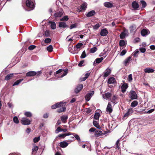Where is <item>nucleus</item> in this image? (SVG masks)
Segmentation results:
<instances>
[{"label": "nucleus", "mask_w": 155, "mask_h": 155, "mask_svg": "<svg viewBox=\"0 0 155 155\" xmlns=\"http://www.w3.org/2000/svg\"><path fill=\"white\" fill-rule=\"evenodd\" d=\"M104 5L105 7L107 8H111L114 6L113 4L109 2H104Z\"/></svg>", "instance_id": "15"}, {"label": "nucleus", "mask_w": 155, "mask_h": 155, "mask_svg": "<svg viewBox=\"0 0 155 155\" xmlns=\"http://www.w3.org/2000/svg\"><path fill=\"white\" fill-rule=\"evenodd\" d=\"M140 3L142 5V8H144L146 7L147 5V3L145 1L142 0L140 1Z\"/></svg>", "instance_id": "39"}, {"label": "nucleus", "mask_w": 155, "mask_h": 155, "mask_svg": "<svg viewBox=\"0 0 155 155\" xmlns=\"http://www.w3.org/2000/svg\"><path fill=\"white\" fill-rule=\"evenodd\" d=\"M106 111L109 113H111L112 111V109L111 103L110 102L108 103L106 108Z\"/></svg>", "instance_id": "18"}, {"label": "nucleus", "mask_w": 155, "mask_h": 155, "mask_svg": "<svg viewBox=\"0 0 155 155\" xmlns=\"http://www.w3.org/2000/svg\"><path fill=\"white\" fill-rule=\"evenodd\" d=\"M67 70L60 69L54 73V75L56 77H57L56 79L58 80L66 75L67 74Z\"/></svg>", "instance_id": "1"}, {"label": "nucleus", "mask_w": 155, "mask_h": 155, "mask_svg": "<svg viewBox=\"0 0 155 155\" xmlns=\"http://www.w3.org/2000/svg\"><path fill=\"white\" fill-rule=\"evenodd\" d=\"M108 31L106 28H104L102 29L100 33V34L101 36H105L108 34Z\"/></svg>", "instance_id": "16"}, {"label": "nucleus", "mask_w": 155, "mask_h": 155, "mask_svg": "<svg viewBox=\"0 0 155 155\" xmlns=\"http://www.w3.org/2000/svg\"><path fill=\"white\" fill-rule=\"evenodd\" d=\"M138 104V102L137 101H134L131 103V106L133 107H134L137 106Z\"/></svg>", "instance_id": "41"}, {"label": "nucleus", "mask_w": 155, "mask_h": 155, "mask_svg": "<svg viewBox=\"0 0 155 155\" xmlns=\"http://www.w3.org/2000/svg\"><path fill=\"white\" fill-rule=\"evenodd\" d=\"M26 7L28 9L27 10L28 11L32 10L34 8V3L30 0H26Z\"/></svg>", "instance_id": "2"}, {"label": "nucleus", "mask_w": 155, "mask_h": 155, "mask_svg": "<svg viewBox=\"0 0 155 155\" xmlns=\"http://www.w3.org/2000/svg\"><path fill=\"white\" fill-rule=\"evenodd\" d=\"M35 47V46L34 45H31L29 47L28 49L29 50H32L34 49Z\"/></svg>", "instance_id": "59"}, {"label": "nucleus", "mask_w": 155, "mask_h": 155, "mask_svg": "<svg viewBox=\"0 0 155 155\" xmlns=\"http://www.w3.org/2000/svg\"><path fill=\"white\" fill-rule=\"evenodd\" d=\"M13 120L14 122L16 124H18L19 123L18 119L16 116H15L13 117Z\"/></svg>", "instance_id": "50"}, {"label": "nucleus", "mask_w": 155, "mask_h": 155, "mask_svg": "<svg viewBox=\"0 0 155 155\" xmlns=\"http://www.w3.org/2000/svg\"><path fill=\"white\" fill-rule=\"evenodd\" d=\"M94 94V91H92L87 93L85 97V99L87 102L89 101Z\"/></svg>", "instance_id": "4"}, {"label": "nucleus", "mask_w": 155, "mask_h": 155, "mask_svg": "<svg viewBox=\"0 0 155 155\" xmlns=\"http://www.w3.org/2000/svg\"><path fill=\"white\" fill-rule=\"evenodd\" d=\"M111 70L109 68H107L105 70L104 73V76L106 77L108 76L111 72Z\"/></svg>", "instance_id": "17"}, {"label": "nucleus", "mask_w": 155, "mask_h": 155, "mask_svg": "<svg viewBox=\"0 0 155 155\" xmlns=\"http://www.w3.org/2000/svg\"><path fill=\"white\" fill-rule=\"evenodd\" d=\"M96 130V129L94 127H91V128L89 130V131L90 132H94Z\"/></svg>", "instance_id": "63"}, {"label": "nucleus", "mask_w": 155, "mask_h": 155, "mask_svg": "<svg viewBox=\"0 0 155 155\" xmlns=\"http://www.w3.org/2000/svg\"><path fill=\"white\" fill-rule=\"evenodd\" d=\"M132 7L135 9H137L139 7L138 3L136 1L133 2L132 4Z\"/></svg>", "instance_id": "30"}, {"label": "nucleus", "mask_w": 155, "mask_h": 155, "mask_svg": "<svg viewBox=\"0 0 155 155\" xmlns=\"http://www.w3.org/2000/svg\"><path fill=\"white\" fill-rule=\"evenodd\" d=\"M47 50L49 52H51L53 50V48L52 45H50L48 46L47 48Z\"/></svg>", "instance_id": "46"}, {"label": "nucleus", "mask_w": 155, "mask_h": 155, "mask_svg": "<svg viewBox=\"0 0 155 155\" xmlns=\"http://www.w3.org/2000/svg\"><path fill=\"white\" fill-rule=\"evenodd\" d=\"M132 74H130L128 76V81L129 82H131L132 81Z\"/></svg>", "instance_id": "57"}, {"label": "nucleus", "mask_w": 155, "mask_h": 155, "mask_svg": "<svg viewBox=\"0 0 155 155\" xmlns=\"http://www.w3.org/2000/svg\"><path fill=\"white\" fill-rule=\"evenodd\" d=\"M38 149V147L37 146H34L32 149V154L35 153Z\"/></svg>", "instance_id": "37"}, {"label": "nucleus", "mask_w": 155, "mask_h": 155, "mask_svg": "<svg viewBox=\"0 0 155 155\" xmlns=\"http://www.w3.org/2000/svg\"><path fill=\"white\" fill-rule=\"evenodd\" d=\"M83 87V85L82 84H79L77 85L74 89L75 93L77 94L79 92Z\"/></svg>", "instance_id": "8"}, {"label": "nucleus", "mask_w": 155, "mask_h": 155, "mask_svg": "<svg viewBox=\"0 0 155 155\" xmlns=\"http://www.w3.org/2000/svg\"><path fill=\"white\" fill-rule=\"evenodd\" d=\"M131 59V57L129 56L125 59L124 61V64L125 66L127 65L130 63Z\"/></svg>", "instance_id": "26"}, {"label": "nucleus", "mask_w": 155, "mask_h": 155, "mask_svg": "<svg viewBox=\"0 0 155 155\" xmlns=\"http://www.w3.org/2000/svg\"><path fill=\"white\" fill-rule=\"evenodd\" d=\"M49 35V31L47 30L45 31V33L44 34V35L46 37H48Z\"/></svg>", "instance_id": "61"}, {"label": "nucleus", "mask_w": 155, "mask_h": 155, "mask_svg": "<svg viewBox=\"0 0 155 155\" xmlns=\"http://www.w3.org/2000/svg\"><path fill=\"white\" fill-rule=\"evenodd\" d=\"M128 87V85L127 84L125 83L122 84L121 86V89L122 92L123 93L124 92Z\"/></svg>", "instance_id": "20"}, {"label": "nucleus", "mask_w": 155, "mask_h": 155, "mask_svg": "<svg viewBox=\"0 0 155 155\" xmlns=\"http://www.w3.org/2000/svg\"><path fill=\"white\" fill-rule=\"evenodd\" d=\"M68 145V143L65 141L61 142L60 143V146L62 148H65Z\"/></svg>", "instance_id": "32"}, {"label": "nucleus", "mask_w": 155, "mask_h": 155, "mask_svg": "<svg viewBox=\"0 0 155 155\" xmlns=\"http://www.w3.org/2000/svg\"><path fill=\"white\" fill-rule=\"evenodd\" d=\"M74 134H71V133L68 132V138L70 139H68V142L74 140Z\"/></svg>", "instance_id": "19"}, {"label": "nucleus", "mask_w": 155, "mask_h": 155, "mask_svg": "<svg viewBox=\"0 0 155 155\" xmlns=\"http://www.w3.org/2000/svg\"><path fill=\"white\" fill-rule=\"evenodd\" d=\"M106 56H107L106 53L105 52H102L99 55L100 57L103 56L104 57V58H105L106 57Z\"/></svg>", "instance_id": "53"}, {"label": "nucleus", "mask_w": 155, "mask_h": 155, "mask_svg": "<svg viewBox=\"0 0 155 155\" xmlns=\"http://www.w3.org/2000/svg\"><path fill=\"white\" fill-rule=\"evenodd\" d=\"M144 71L146 73H153L154 71V70L152 68H147L144 69Z\"/></svg>", "instance_id": "23"}, {"label": "nucleus", "mask_w": 155, "mask_h": 155, "mask_svg": "<svg viewBox=\"0 0 155 155\" xmlns=\"http://www.w3.org/2000/svg\"><path fill=\"white\" fill-rule=\"evenodd\" d=\"M60 20L61 21H64V22L68 20V16H65L61 18L60 19Z\"/></svg>", "instance_id": "47"}, {"label": "nucleus", "mask_w": 155, "mask_h": 155, "mask_svg": "<svg viewBox=\"0 0 155 155\" xmlns=\"http://www.w3.org/2000/svg\"><path fill=\"white\" fill-rule=\"evenodd\" d=\"M115 82V79L114 77L110 78L108 80V83L110 84H114Z\"/></svg>", "instance_id": "22"}, {"label": "nucleus", "mask_w": 155, "mask_h": 155, "mask_svg": "<svg viewBox=\"0 0 155 155\" xmlns=\"http://www.w3.org/2000/svg\"><path fill=\"white\" fill-rule=\"evenodd\" d=\"M117 97L115 95H114L113 97L112 98V100L111 101L112 102L116 104L114 101L117 99Z\"/></svg>", "instance_id": "55"}, {"label": "nucleus", "mask_w": 155, "mask_h": 155, "mask_svg": "<svg viewBox=\"0 0 155 155\" xmlns=\"http://www.w3.org/2000/svg\"><path fill=\"white\" fill-rule=\"evenodd\" d=\"M97 47H94L91 49L90 52L91 53H94L97 51Z\"/></svg>", "instance_id": "36"}, {"label": "nucleus", "mask_w": 155, "mask_h": 155, "mask_svg": "<svg viewBox=\"0 0 155 155\" xmlns=\"http://www.w3.org/2000/svg\"><path fill=\"white\" fill-rule=\"evenodd\" d=\"M58 26L60 28H65L67 26L66 23L64 22H59Z\"/></svg>", "instance_id": "24"}, {"label": "nucleus", "mask_w": 155, "mask_h": 155, "mask_svg": "<svg viewBox=\"0 0 155 155\" xmlns=\"http://www.w3.org/2000/svg\"><path fill=\"white\" fill-rule=\"evenodd\" d=\"M93 124L94 126L96 127L97 128H100V126L98 124V123L97 121H93Z\"/></svg>", "instance_id": "48"}, {"label": "nucleus", "mask_w": 155, "mask_h": 155, "mask_svg": "<svg viewBox=\"0 0 155 155\" xmlns=\"http://www.w3.org/2000/svg\"><path fill=\"white\" fill-rule=\"evenodd\" d=\"M63 103L64 104H65V103H64L63 101L56 103L54 105L51 106V108L52 109H55L59 107L60 106H61V104H63Z\"/></svg>", "instance_id": "13"}, {"label": "nucleus", "mask_w": 155, "mask_h": 155, "mask_svg": "<svg viewBox=\"0 0 155 155\" xmlns=\"http://www.w3.org/2000/svg\"><path fill=\"white\" fill-rule=\"evenodd\" d=\"M76 139L78 141V142L80 143V142H81V139H80V138L79 137V136L76 134H74V140H75V139Z\"/></svg>", "instance_id": "38"}, {"label": "nucleus", "mask_w": 155, "mask_h": 155, "mask_svg": "<svg viewBox=\"0 0 155 155\" xmlns=\"http://www.w3.org/2000/svg\"><path fill=\"white\" fill-rule=\"evenodd\" d=\"M67 135H68V134H60L58 135V137H59L64 138Z\"/></svg>", "instance_id": "51"}, {"label": "nucleus", "mask_w": 155, "mask_h": 155, "mask_svg": "<svg viewBox=\"0 0 155 155\" xmlns=\"http://www.w3.org/2000/svg\"><path fill=\"white\" fill-rule=\"evenodd\" d=\"M23 79H21L17 81L13 84V86L17 85L20 84L23 80Z\"/></svg>", "instance_id": "40"}, {"label": "nucleus", "mask_w": 155, "mask_h": 155, "mask_svg": "<svg viewBox=\"0 0 155 155\" xmlns=\"http://www.w3.org/2000/svg\"><path fill=\"white\" fill-rule=\"evenodd\" d=\"M61 118L62 121L64 123H65L67 121L68 116L67 115L62 116H61Z\"/></svg>", "instance_id": "33"}, {"label": "nucleus", "mask_w": 155, "mask_h": 155, "mask_svg": "<svg viewBox=\"0 0 155 155\" xmlns=\"http://www.w3.org/2000/svg\"><path fill=\"white\" fill-rule=\"evenodd\" d=\"M84 62V61L82 60L80 61V62L78 64V65L79 66L81 67L83 66V64Z\"/></svg>", "instance_id": "64"}, {"label": "nucleus", "mask_w": 155, "mask_h": 155, "mask_svg": "<svg viewBox=\"0 0 155 155\" xmlns=\"http://www.w3.org/2000/svg\"><path fill=\"white\" fill-rule=\"evenodd\" d=\"M125 42L123 40H120L119 43V45L120 46H124L125 45Z\"/></svg>", "instance_id": "42"}, {"label": "nucleus", "mask_w": 155, "mask_h": 155, "mask_svg": "<svg viewBox=\"0 0 155 155\" xmlns=\"http://www.w3.org/2000/svg\"><path fill=\"white\" fill-rule=\"evenodd\" d=\"M104 59V58L103 57L100 58H96L94 62L93 63V64L94 65L95 64V63L99 64L101 63Z\"/></svg>", "instance_id": "21"}, {"label": "nucleus", "mask_w": 155, "mask_h": 155, "mask_svg": "<svg viewBox=\"0 0 155 155\" xmlns=\"http://www.w3.org/2000/svg\"><path fill=\"white\" fill-rule=\"evenodd\" d=\"M63 12L62 10L60 9L59 11L54 14V16L55 18L60 17L63 15Z\"/></svg>", "instance_id": "12"}, {"label": "nucleus", "mask_w": 155, "mask_h": 155, "mask_svg": "<svg viewBox=\"0 0 155 155\" xmlns=\"http://www.w3.org/2000/svg\"><path fill=\"white\" fill-rule=\"evenodd\" d=\"M14 74L16 75V74H10L7 75L5 77V80L8 81L9 80L11 79L14 76Z\"/></svg>", "instance_id": "25"}, {"label": "nucleus", "mask_w": 155, "mask_h": 155, "mask_svg": "<svg viewBox=\"0 0 155 155\" xmlns=\"http://www.w3.org/2000/svg\"><path fill=\"white\" fill-rule=\"evenodd\" d=\"M86 56L87 55L86 54L85 51H84L82 53L81 55L80 56V58H85Z\"/></svg>", "instance_id": "45"}, {"label": "nucleus", "mask_w": 155, "mask_h": 155, "mask_svg": "<svg viewBox=\"0 0 155 155\" xmlns=\"http://www.w3.org/2000/svg\"><path fill=\"white\" fill-rule=\"evenodd\" d=\"M78 25V23H74L71 24L69 27V28L70 29H72L73 28H76Z\"/></svg>", "instance_id": "35"}, {"label": "nucleus", "mask_w": 155, "mask_h": 155, "mask_svg": "<svg viewBox=\"0 0 155 155\" xmlns=\"http://www.w3.org/2000/svg\"><path fill=\"white\" fill-rule=\"evenodd\" d=\"M104 134L102 131H97L95 132V136L97 137H100Z\"/></svg>", "instance_id": "29"}, {"label": "nucleus", "mask_w": 155, "mask_h": 155, "mask_svg": "<svg viewBox=\"0 0 155 155\" xmlns=\"http://www.w3.org/2000/svg\"><path fill=\"white\" fill-rule=\"evenodd\" d=\"M64 103H65L64 104H61V106H60L59 107H60L59 109H58L57 112L59 113H61L65 111L66 110V107L65 106L66 105L67 102H63Z\"/></svg>", "instance_id": "9"}, {"label": "nucleus", "mask_w": 155, "mask_h": 155, "mask_svg": "<svg viewBox=\"0 0 155 155\" xmlns=\"http://www.w3.org/2000/svg\"><path fill=\"white\" fill-rule=\"evenodd\" d=\"M51 40L49 38H46L45 40V43H48L51 42Z\"/></svg>", "instance_id": "56"}, {"label": "nucleus", "mask_w": 155, "mask_h": 155, "mask_svg": "<svg viewBox=\"0 0 155 155\" xmlns=\"http://www.w3.org/2000/svg\"><path fill=\"white\" fill-rule=\"evenodd\" d=\"M126 52L127 51L125 50H123L120 53V55L123 56L126 53Z\"/></svg>", "instance_id": "60"}, {"label": "nucleus", "mask_w": 155, "mask_h": 155, "mask_svg": "<svg viewBox=\"0 0 155 155\" xmlns=\"http://www.w3.org/2000/svg\"><path fill=\"white\" fill-rule=\"evenodd\" d=\"M40 139V137H35L33 141L34 143H36L38 142Z\"/></svg>", "instance_id": "54"}, {"label": "nucleus", "mask_w": 155, "mask_h": 155, "mask_svg": "<svg viewBox=\"0 0 155 155\" xmlns=\"http://www.w3.org/2000/svg\"><path fill=\"white\" fill-rule=\"evenodd\" d=\"M41 72L40 71H38L37 73L34 71H30L26 73V75L27 76H33L36 75H37L38 76L39 75L41 74Z\"/></svg>", "instance_id": "6"}, {"label": "nucleus", "mask_w": 155, "mask_h": 155, "mask_svg": "<svg viewBox=\"0 0 155 155\" xmlns=\"http://www.w3.org/2000/svg\"><path fill=\"white\" fill-rule=\"evenodd\" d=\"M83 44L82 43H78L76 45V47L77 48H80L83 45Z\"/></svg>", "instance_id": "52"}, {"label": "nucleus", "mask_w": 155, "mask_h": 155, "mask_svg": "<svg viewBox=\"0 0 155 155\" xmlns=\"http://www.w3.org/2000/svg\"><path fill=\"white\" fill-rule=\"evenodd\" d=\"M129 97L132 100L135 99L137 98V96L134 91H131L130 93Z\"/></svg>", "instance_id": "7"}, {"label": "nucleus", "mask_w": 155, "mask_h": 155, "mask_svg": "<svg viewBox=\"0 0 155 155\" xmlns=\"http://www.w3.org/2000/svg\"><path fill=\"white\" fill-rule=\"evenodd\" d=\"M100 114L99 113H95L94 115V119L96 120H98L99 117H100Z\"/></svg>", "instance_id": "44"}, {"label": "nucleus", "mask_w": 155, "mask_h": 155, "mask_svg": "<svg viewBox=\"0 0 155 155\" xmlns=\"http://www.w3.org/2000/svg\"><path fill=\"white\" fill-rule=\"evenodd\" d=\"M136 26L134 25H131L130 27V29L131 33H133L136 31Z\"/></svg>", "instance_id": "27"}, {"label": "nucleus", "mask_w": 155, "mask_h": 155, "mask_svg": "<svg viewBox=\"0 0 155 155\" xmlns=\"http://www.w3.org/2000/svg\"><path fill=\"white\" fill-rule=\"evenodd\" d=\"M112 94L109 92H107L105 94H102L103 98L107 100H109L110 98L112 95Z\"/></svg>", "instance_id": "10"}, {"label": "nucleus", "mask_w": 155, "mask_h": 155, "mask_svg": "<svg viewBox=\"0 0 155 155\" xmlns=\"http://www.w3.org/2000/svg\"><path fill=\"white\" fill-rule=\"evenodd\" d=\"M101 23H97L93 26V28L94 30H97L101 26Z\"/></svg>", "instance_id": "34"}, {"label": "nucleus", "mask_w": 155, "mask_h": 155, "mask_svg": "<svg viewBox=\"0 0 155 155\" xmlns=\"http://www.w3.org/2000/svg\"><path fill=\"white\" fill-rule=\"evenodd\" d=\"M51 27L52 29H54L56 28V24L54 22H52L51 25Z\"/></svg>", "instance_id": "49"}, {"label": "nucleus", "mask_w": 155, "mask_h": 155, "mask_svg": "<svg viewBox=\"0 0 155 155\" xmlns=\"http://www.w3.org/2000/svg\"><path fill=\"white\" fill-rule=\"evenodd\" d=\"M95 12L94 10L88 12L86 16L87 17H91L95 15Z\"/></svg>", "instance_id": "31"}, {"label": "nucleus", "mask_w": 155, "mask_h": 155, "mask_svg": "<svg viewBox=\"0 0 155 155\" xmlns=\"http://www.w3.org/2000/svg\"><path fill=\"white\" fill-rule=\"evenodd\" d=\"M139 49L140 52L143 53L145 52L146 51V49L144 48H140Z\"/></svg>", "instance_id": "58"}, {"label": "nucleus", "mask_w": 155, "mask_h": 155, "mask_svg": "<svg viewBox=\"0 0 155 155\" xmlns=\"http://www.w3.org/2000/svg\"><path fill=\"white\" fill-rule=\"evenodd\" d=\"M128 33V31L126 29H124V31L122 32L120 35V38L123 39L125 38L126 34Z\"/></svg>", "instance_id": "14"}, {"label": "nucleus", "mask_w": 155, "mask_h": 155, "mask_svg": "<svg viewBox=\"0 0 155 155\" xmlns=\"http://www.w3.org/2000/svg\"><path fill=\"white\" fill-rule=\"evenodd\" d=\"M21 123L24 125H28L30 124L31 121L26 117H23L21 120Z\"/></svg>", "instance_id": "5"}, {"label": "nucleus", "mask_w": 155, "mask_h": 155, "mask_svg": "<svg viewBox=\"0 0 155 155\" xmlns=\"http://www.w3.org/2000/svg\"><path fill=\"white\" fill-rule=\"evenodd\" d=\"M67 131V130L66 129H62L60 127H58L55 130V133L57 134L60 131H63L65 132Z\"/></svg>", "instance_id": "28"}, {"label": "nucleus", "mask_w": 155, "mask_h": 155, "mask_svg": "<svg viewBox=\"0 0 155 155\" xmlns=\"http://www.w3.org/2000/svg\"><path fill=\"white\" fill-rule=\"evenodd\" d=\"M87 6V4L86 2L83 3L80 6L78 7L77 8V10L78 12H83L85 11Z\"/></svg>", "instance_id": "3"}, {"label": "nucleus", "mask_w": 155, "mask_h": 155, "mask_svg": "<svg viewBox=\"0 0 155 155\" xmlns=\"http://www.w3.org/2000/svg\"><path fill=\"white\" fill-rule=\"evenodd\" d=\"M24 115L28 117H30L32 116V114L30 112H25L24 113Z\"/></svg>", "instance_id": "43"}, {"label": "nucleus", "mask_w": 155, "mask_h": 155, "mask_svg": "<svg viewBox=\"0 0 155 155\" xmlns=\"http://www.w3.org/2000/svg\"><path fill=\"white\" fill-rule=\"evenodd\" d=\"M127 111L130 114H131L133 112V109L132 108H130L128 109Z\"/></svg>", "instance_id": "62"}, {"label": "nucleus", "mask_w": 155, "mask_h": 155, "mask_svg": "<svg viewBox=\"0 0 155 155\" xmlns=\"http://www.w3.org/2000/svg\"><path fill=\"white\" fill-rule=\"evenodd\" d=\"M149 31L147 29H143L141 31V34L142 36H146L150 34Z\"/></svg>", "instance_id": "11"}]
</instances>
